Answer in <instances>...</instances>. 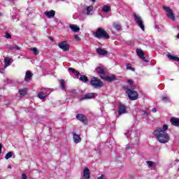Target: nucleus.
<instances>
[{
	"label": "nucleus",
	"mask_w": 179,
	"mask_h": 179,
	"mask_svg": "<svg viewBox=\"0 0 179 179\" xmlns=\"http://www.w3.org/2000/svg\"><path fill=\"white\" fill-rule=\"evenodd\" d=\"M154 135L157 140L160 142V143H167L170 141V136L166 131H163L161 127H157L154 131Z\"/></svg>",
	"instance_id": "1"
},
{
	"label": "nucleus",
	"mask_w": 179,
	"mask_h": 179,
	"mask_svg": "<svg viewBox=\"0 0 179 179\" xmlns=\"http://www.w3.org/2000/svg\"><path fill=\"white\" fill-rule=\"evenodd\" d=\"M93 34L96 38H104L105 40H108V38H110L108 33L101 27H99Z\"/></svg>",
	"instance_id": "2"
},
{
	"label": "nucleus",
	"mask_w": 179,
	"mask_h": 179,
	"mask_svg": "<svg viewBox=\"0 0 179 179\" xmlns=\"http://www.w3.org/2000/svg\"><path fill=\"white\" fill-rule=\"evenodd\" d=\"M90 85L94 89H101L104 86L103 81L97 78L96 77H93L90 80Z\"/></svg>",
	"instance_id": "3"
},
{
	"label": "nucleus",
	"mask_w": 179,
	"mask_h": 179,
	"mask_svg": "<svg viewBox=\"0 0 179 179\" xmlns=\"http://www.w3.org/2000/svg\"><path fill=\"white\" fill-rule=\"evenodd\" d=\"M162 8L164 9L167 17L171 20H173V22H176V15L174 14L173 10L171 9L170 7L167 6H163Z\"/></svg>",
	"instance_id": "4"
},
{
	"label": "nucleus",
	"mask_w": 179,
	"mask_h": 179,
	"mask_svg": "<svg viewBox=\"0 0 179 179\" xmlns=\"http://www.w3.org/2000/svg\"><path fill=\"white\" fill-rule=\"evenodd\" d=\"M127 94H128V97L129 100H138V92L136 91H134L132 90H128L126 91Z\"/></svg>",
	"instance_id": "5"
},
{
	"label": "nucleus",
	"mask_w": 179,
	"mask_h": 179,
	"mask_svg": "<svg viewBox=\"0 0 179 179\" xmlns=\"http://www.w3.org/2000/svg\"><path fill=\"white\" fill-rule=\"evenodd\" d=\"M134 17L138 26H139V27L141 28L143 31H145V25H143V21H142V17L138 16L136 14H134Z\"/></svg>",
	"instance_id": "6"
},
{
	"label": "nucleus",
	"mask_w": 179,
	"mask_h": 179,
	"mask_svg": "<svg viewBox=\"0 0 179 179\" xmlns=\"http://www.w3.org/2000/svg\"><path fill=\"white\" fill-rule=\"evenodd\" d=\"M58 47L62 50V51L68 52L69 51L70 45L68 44V42L66 41H62L58 44Z\"/></svg>",
	"instance_id": "7"
},
{
	"label": "nucleus",
	"mask_w": 179,
	"mask_h": 179,
	"mask_svg": "<svg viewBox=\"0 0 179 179\" xmlns=\"http://www.w3.org/2000/svg\"><path fill=\"white\" fill-rule=\"evenodd\" d=\"M96 72L99 75V78L103 80V79L107 76V71L104 70L103 68H97L96 69Z\"/></svg>",
	"instance_id": "8"
},
{
	"label": "nucleus",
	"mask_w": 179,
	"mask_h": 179,
	"mask_svg": "<svg viewBox=\"0 0 179 179\" xmlns=\"http://www.w3.org/2000/svg\"><path fill=\"white\" fill-rule=\"evenodd\" d=\"M119 115H122V114H127V106L124 104H120L118 106Z\"/></svg>",
	"instance_id": "9"
},
{
	"label": "nucleus",
	"mask_w": 179,
	"mask_h": 179,
	"mask_svg": "<svg viewBox=\"0 0 179 179\" xmlns=\"http://www.w3.org/2000/svg\"><path fill=\"white\" fill-rule=\"evenodd\" d=\"M73 135V142L75 143H80V142L82 141V138H80V135L76 134L75 131H72Z\"/></svg>",
	"instance_id": "10"
},
{
	"label": "nucleus",
	"mask_w": 179,
	"mask_h": 179,
	"mask_svg": "<svg viewBox=\"0 0 179 179\" xmlns=\"http://www.w3.org/2000/svg\"><path fill=\"white\" fill-rule=\"evenodd\" d=\"M103 80L106 82H108L109 83H111V82H114V80H117V76L115 75H111V76H106V77L103 78Z\"/></svg>",
	"instance_id": "11"
},
{
	"label": "nucleus",
	"mask_w": 179,
	"mask_h": 179,
	"mask_svg": "<svg viewBox=\"0 0 179 179\" xmlns=\"http://www.w3.org/2000/svg\"><path fill=\"white\" fill-rule=\"evenodd\" d=\"M76 118L78 119V121L83 122V124H86V122H87V118L83 114H78L76 116Z\"/></svg>",
	"instance_id": "12"
},
{
	"label": "nucleus",
	"mask_w": 179,
	"mask_h": 179,
	"mask_svg": "<svg viewBox=\"0 0 179 179\" xmlns=\"http://www.w3.org/2000/svg\"><path fill=\"white\" fill-rule=\"evenodd\" d=\"M96 96H97L96 93H89V94L84 95V96L82 97L80 99V100H87V99H94V97H96Z\"/></svg>",
	"instance_id": "13"
},
{
	"label": "nucleus",
	"mask_w": 179,
	"mask_h": 179,
	"mask_svg": "<svg viewBox=\"0 0 179 179\" xmlns=\"http://www.w3.org/2000/svg\"><path fill=\"white\" fill-rule=\"evenodd\" d=\"M44 15L48 17V19H52V17H55V10H51L50 11H45Z\"/></svg>",
	"instance_id": "14"
},
{
	"label": "nucleus",
	"mask_w": 179,
	"mask_h": 179,
	"mask_svg": "<svg viewBox=\"0 0 179 179\" xmlns=\"http://www.w3.org/2000/svg\"><path fill=\"white\" fill-rule=\"evenodd\" d=\"M96 52L99 54V55H102L105 57V55H107L108 54V51L102 49V48H96Z\"/></svg>",
	"instance_id": "15"
},
{
	"label": "nucleus",
	"mask_w": 179,
	"mask_h": 179,
	"mask_svg": "<svg viewBox=\"0 0 179 179\" xmlns=\"http://www.w3.org/2000/svg\"><path fill=\"white\" fill-rule=\"evenodd\" d=\"M33 76V73L30 71H27L25 74L24 80L25 82H30L31 78Z\"/></svg>",
	"instance_id": "16"
},
{
	"label": "nucleus",
	"mask_w": 179,
	"mask_h": 179,
	"mask_svg": "<svg viewBox=\"0 0 179 179\" xmlns=\"http://www.w3.org/2000/svg\"><path fill=\"white\" fill-rule=\"evenodd\" d=\"M171 123L172 125L174 127H179V118L178 117H171Z\"/></svg>",
	"instance_id": "17"
},
{
	"label": "nucleus",
	"mask_w": 179,
	"mask_h": 179,
	"mask_svg": "<svg viewBox=\"0 0 179 179\" xmlns=\"http://www.w3.org/2000/svg\"><path fill=\"white\" fill-rule=\"evenodd\" d=\"M10 57H6L4 58L3 62H4V68H8V66H10L12 64V62L10 61Z\"/></svg>",
	"instance_id": "18"
},
{
	"label": "nucleus",
	"mask_w": 179,
	"mask_h": 179,
	"mask_svg": "<svg viewBox=\"0 0 179 179\" xmlns=\"http://www.w3.org/2000/svg\"><path fill=\"white\" fill-rule=\"evenodd\" d=\"M83 176L85 179H90V170H89L87 168H85L83 171Z\"/></svg>",
	"instance_id": "19"
},
{
	"label": "nucleus",
	"mask_w": 179,
	"mask_h": 179,
	"mask_svg": "<svg viewBox=\"0 0 179 179\" xmlns=\"http://www.w3.org/2000/svg\"><path fill=\"white\" fill-rule=\"evenodd\" d=\"M70 29L73 31V33H78L79 30H80V28L78 25L75 24H70Z\"/></svg>",
	"instance_id": "20"
},
{
	"label": "nucleus",
	"mask_w": 179,
	"mask_h": 179,
	"mask_svg": "<svg viewBox=\"0 0 179 179\" xmlns=\"http://www.w3.org/2000/svg\"><path fill=\"white\" fill-rule=\"evenodd\" d=\"M166 56L171 61H177L178 62H179V57H177L170 54L166 55Z\"/></svg>",
	"instance_id": "21"
},
{
	"label": "nucleus",
	"mask_w": 179,
	"mask_h": 179,
	"mask_svg": "<svg viewBox=\"0 0 179 179\" xmlns=\"http://www.w3.org/2000/svg\"><path fill=\"white\" fill-rule=\"evenodd\" d=\"M80 80L84 83H87V82H89V78H87V76L85 75H81L80 77Z\"/></svg>",
	"instance_id": "22"
},
{
	"label": "nucleus",
	"mask_w": 179,
	"mask_h": 179,
	"mask_svg": "<svg viewBox=\"0 0 179 179\" xmlns=\"http://www.w3.org/2000/svg\"><path fill=\"white\" fill-rule=\"evenodd\" d=\"M111 9V8H110V6L105 5L102 7V11L104 12V13H108V12H110V10Z\"/></svg>",
	"instance_id": "23"
},
{
	"label": "nucleus",
	"mask_w": 179,
	"mask_h": 179,
	"mask_svg": "<svg viewBox=\"0 0 179 179\" xmlns=\"http://www.w3.org/2000/svg\"><path fill=\"white\" fill-rule=\"evenodd\" d=\"M162 101H164V103H169V101H170V97L167 95H164L162 96Z\"/></svg>",
	"instance_id": "24"
},
{
	"label": "nucleus",
	"mask_w": 179,
	"mask_h": 179,
	"mask_svg": "<svg viewBox=\"0 0 179 179\" xmlns=\"http://www.w3.org/2000/svg\"><path fill=\"white\" fill-rule=\"evenodd\" d=\"M137 55L139 57V58L143 57L145 55V53H143V51L141 49H137L136 50Z\"/></svg>",
	"instance_id": "25"
},
{
	"label": "nucleus",
	"mask_w": 179,
	"mask_h": 179,
	"mask_svg": "<svg viewBox=\"0 0 179 179\" xmlns=\"http://www.w3.org/2000/svg\"><path fill=\"white\" fill-rule=\"evenodd\" d=\"M87 15L89 16L90 15V12L93 10V6H90L86 8Z\"/></svg>",
	"instance_id": "26"
},
{
	"label": "nucleus",
	"mask_w": 179,
	"mask_h": 179,
	"mask_svg": "<svg viewBox=\"0 0 179 179\" xmlns=\"http://www.w3.org/2000/svg\"><path fill=\"white\" fill-rule=\"evenodd\" d=\"M69 72H73V73H74V75H76L77 76H79V75H80V73H79L78 71H76L75 69H72V68L69 69Z\"/></svg>",
	"instance_id": "27"
},
{
	"label": "nucleus",
	"mask_w": 179,
	"mask_h": 179,
	"mask_svg": "<svg viewBox=\"0 0 179 179\" xmlns=\"http://www.w3.org/2000/svg\"><path fill=\"white\" fill-rule=\"evenodd\" d=\"M38 97L41 100H44L45 99V93L44 92H41L38 94Z\"/></svg>",
	"instance_id": "28"
},
{
	"label": "nucleus",
	"mask_w": 179,
	"mask_h": 179,
	"mask_svg": "<svg viewBox=\"0 0 179 179\" xmlns=\"http://www.w3.org/2000/svg\"><path fill=\"white\" fill-rule=\"evenodd\" d=\"M31 51L33 52L35 55H38V54H40L37 48H31Z\"/></svg>",
	"instance_id": "29"
},
{
	"label": "nucleus",
	"mask_w": 179,
	"mask_h": 179,
	"mask_svg": "<svg viewBox=\"0 0 179 179\" xmlns=\"http://www.w3.org/2000/svg\"><path fill=\"white\" fill-rule=\"evenodd\" d=\"M12 156H13V152H8L6 156H5V159L6 160H9V159H10V157H12Z\"/></svg>",
	"instance_id": "30"
},
{
	"label": "nucleus",
	"mask_w": 179,
	"mask_h": 179,
	"mask_svg": "<svg viewBox=\"0 0 179 179\" xmlns=\"http://www.w3.org/2000/svg\"><path fill=\"white\" fill-rule=\"evenodd\" d=\"M113 27L117 30L118 31H120V30H121V29H122V27L121 26V24H113Z\"/></svg>",
	"instance_id": "31"
},
{
	"label": "nucleus",
	"mask_w": 179,
	"mask_h": 179,
	"mask_svg": "<svg viewBox=\"0 0 179 179\" xmlns=\"http://www.w3.org/2000/svg\"><path fill=\"white\" fill-rule=\"evenodd\" d=\"M19 93L20 96H26L27 91L25 89H22V90H20Z\"/></svg>",
	"instance_id": "32"
},
{
	"label": "nucleus",
	"mask_w": 179,
	"mask_h": 179,
	"mask_svg": "<svg viewBox=\"0 0 179 179\" xmlns=\"http://www.w3.org/2000/svg\"><path fill=\"white\" fill-rule=\"evenodd\" d=\"M65 80H60V88L61 89H65Z\"/></svg>",
	"instance_id": "33"
},
{
	"label": "nucleus",
	"mask_w": 179,
	"mask_h": 179,
	"mask_svg": "<svg viewBox=\"0 0 179 179\" xmlns=\"http://www.w3.org/2000/svg\"><path fill=\"white\" fill-rule=\"evenodd\" d=\"M146 164H148V167H153L155 166V162L152 161H147Z\"/></svg>",
	"instance_id": "34"
},
{
	"label": "nucleus",
	"mask_w": 179,
	"mask_h": 179,
	"mask_svg": "<svg viewBox=\"0 0 179 179\" xmlns=\"http://www.w3.org/2000/svg\"><path fill=\"white\" fill-rule=\"evenodd\" d=\"M127 83H129L130 86H131V89L134 90V82L132 81V80H127Z\"/></svg>",
	"instance_id": "35"
},
{
	"label": "nucleus",
	"mask_w": 179,
	"mask_h": 179,
	"mask_svg": "<svg viewBox=\"0 0 179 179\" xmlns=\"http://www.w3.org/2000/svg\"><path fill=\"white\" fill-rule=\"evenodd\" d=\"M6 38H12V35L9 32H6L5 35Z\"/></svg>",
	"instance_id": "36"
},
{
	"label": "nucleus",
	"mask_w": 179,
	"mask_h": 179,
	"mask_svg": "<svg viewBox=\"0 0 179 179\" xmlns=\"http://www.w3.org/2000/svg\"><path fill=\"white\" fill-rule=\"evenodd\" d=\"M168 129H169V126H167V124H164L162 130L164 131V132H166V131H167Z\"/></svg>",
	"instance_id": "37"
},
{
	"label": "nucleus",
	"mask_w": 179,
	"mask_h": 179,
	"mask_svg": "<svg viewBox=\"0 0 179 179\" xmlns=\"http://www.w3.org/2000/svg\"><path fill=\"white\" fill-rule=\"evenodd\" d=\"M74 38H75L77 41H80V37H79V35H75V36H74Z\"/></svg>",
	"instance_id": "38"
},
{
	"label": "nucleus",
	"mask_w": 179,
	"mask_h": 179,
	"mask_svg": "<svg viewBox=\"0 0 179 179\" xmlns=\"http://www.w3.org/2000/svg\"><path fill=\"white\" fill-rule=\"evenodd\" d=\"M143 115H144V117H148V115H149V113H148V112L146 110H143Z\"/></svg>",
	"instance_id": "39"
},
{
	"label": "nucleus",
	"mask_w": 179,
	"mask_h": 179,
	"mask_svg": "<svg viewBox=\"0 0 179 179\" xmlns=\"http://www.w3.org/2000/svg\"><path fill=\"white\" fill-rule=\"evenodd\" d=\"M14 50H17V51H19V50H20V47H19V45H15L14 46Z\"/></svg>",
	"instance_id": "40"
},
{
	"label": "nucleus",
	"mask_w": 179,
	"mask_h": 179,
	"mask_svg": "<svg viewBox=\"0 0 179 179\" xmlns=\"http://www.w3.org/2000/svg\"><path fill=\"white\" fill-rule=\"evenodd\" d=\"M140 58H141V59H142L145 62H148V60H146V57H145V55H143V57H141Z\"/></svg>",
	"instance_id": "41"
},
{
	"label": "nucleus",
	"mask_w": 179,
	"mask_h": 179,
	"mask_svg": "<svg viewBox=\"0 0 179 179\" xmlns=\"http://www.w3.org/2000/svg\"><path fill=\"white\" fill-rule=\"evenodd\" d=\"M22 179H27V176L24 173H22Z\"/></svg>",
	"instance_id": "42"
},
{
	"label": "nucleus",
	"mask_w": 179,
	"mask_h": 179,
	"mask_svg": "<svg viewBox=\"0 0 179 179\" xmlns=\"http://www.w3.org/2000/svg\"><path fill=\"white\" fill-rule=\"evenodd\" d=\"M126 68H132V65H131V64H129V63H127L126 64Z\"/></svg>",
	"instance_id": "43"
},
{
	"label": "nucleus",
	"mask_w": 179,
	"mask_h": 179,
	"mask_svg": "<svg viewBox=\"0 0 179 179\" xmlns=\"http://www.w3.org/2000/svg\"><path fill=\"white\" fill-rule=\"evenodd\" d=\"M124 89H126V90H131V88H129V86H124L123 87Z\"/></svg>",
	"instance_id": "44"
},
{
	"label": "nucleus",
	"mask_w": 179,
	"mask_h": 179,
	"mask_svg": "<svg viewBox=\"0 0 179 179\" xmlns=\"http://www.w3.org/2000/svg\"><path fill=\"white\" fill-rule=\"evenodd\" d=\"M5 72V69H0V73H3Z\"/></svg>",
	"instance_id": "45"
},
{
	"label": "nucleus",
	"mask_w": 179,
	"mask_h": 179,
	"mask_svg": "<svg viewBox=\"0 0 179 179\" xmlns=\"http://www.w3.org/2000/svg\"><path fill=\"white\" fill-rule=\"evenodd\" d=\"M127 69H130L133 72H135V68H127Z\"/></svg>",
	"instance_id": "46"
},
{
	"label": "nucleus",
	"mask_w": 179,
	"mask_h": 179,
	"mask_svg": "<svg viewBox=\"0 0 179 179\" xmlns=\"http://www.w3.org/2000/svg\"><path fill=\"white\" fill-rule=\"evenodd\" d=\"M126 149L129 150V149H131V146H129V144H127L126 146Z\"/></svg>",
	"instance_id": "47"
},
{
	"label": "nucleus",
	"mask_w": 179,
	"mask_h": 179,
	"mask_svg": "<svg viewBox=\"0 0 179 179\" xmlns=\"http://www.w3.org/2000/svg\"><path fill=\"white\" fill-rule=\"evenodd\" d=\"M152 111V113H156V111H157V109L156 108H153Z\"/></svg>",
	"instance_id": "48"
},
{
	"label": "nucleus",
	"mask_w": 179,
	"mask_h": 179,
	"mask_svg": "<svg viewBox=\"0 0 179 179\" xmlns=\"http://www.w3.org/2000/svg\"><path fill=\"white\" fill-rule=\"evenodd\" d=\"M2 152V143H0V155Z\"/></svg>",
	"instance_id": "49"
},
{
	"label": "nucleus",
	"mask_w": 179,
	"mask_h": 179,
	"mask_svg": "<svg viewBox=\"0 0 179 179\" xmlns=\"http://www.w3.org/2000/svg\"><path fill=\"white\" fill-rule=\"evenodd\" d=\"M8 48L10 49V50H15V46H9L8 47Z\"/></svg>",
	"instance_id": "50"
},
{
	"label": "nucleus",
	"mask_w": 179,
	"mask_h": 179,
	"mask_svg": "<svg viewBox=\"0 0 179 179\" xmlns=\"http://www.w3.org/2000/svg\"><path fill=\"white\" fill-rule=\"evenodd\" d=\"M49 40H50V41H54V38L49 36Z\"/></svg>",
	"instance_id": "51"
},
{
	"label": "nucleus",
	"mask_w": 179,
	"mask_h": 179,
	"mask_svg": "<svg viewBox=\"0 0 179 179\" xmlns=\"http://www.w3.org/2000/svg\"><path fill=\"white\" fill-rule=\"evenodd\" d=\"M73 93H74L75 94H76V90H73Z\"/></svg>",
	"instance_id": "52"
},
{
	"label": "nucleus",
	"mask_w": 179,
	"mask_h": 179,
	"mask_svg": "<svg viewBox=\"0 0 179 179\" xmlns=\"http://www.w3.org/2000/svg\"><path fill=\"white\" fill-rule=\"evenodd\" d=\"M8 169H12V166H11L10 165H9V166H8Z\"/></svg>",
	"instance_id": "53"
},
{
	"label": "nucleus",
	"mask_w": 179,
	"mask_h": 179,
	"mask_svg": "<svg viewBox=\"0 0 179 179\" xmlns=\"http://www.w3.org/2000/svg\"><path fill=\"white\" fill-rule=\"evenodd\" d=\"M92 2H96V0H91Z\"/></svg>",
	"instance_id": "54"
},
{
	"label": "nucleus",
	"mask_w": 179,
	"mask_h": 179,
	"mask_svg": "<svg viewBox=\"0 0 179 179\" xmlns=\"http://www.w3.org/2000/svg\"><path fill=\"white\" fill-rule=\"evenodd\" d=\"M98 68H100V66H98Z\"/></svg>",
	"instance_id": "55"
},
{
	"label": "nucleus",
	"mask_w": 179,
	"mask_h": 179,
	"mask_svg": "<svg viewBox=\"0 0 179 179\" xmlns=\"http://www.w3.org/2000/svg\"><path fill=\"white\" fill-rule=\"evenodd\" d=\"M178 30H179V27H178Z\"/></svg>",
	"instance_id": "56"
}]
</instances>
